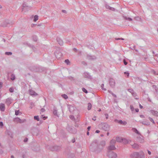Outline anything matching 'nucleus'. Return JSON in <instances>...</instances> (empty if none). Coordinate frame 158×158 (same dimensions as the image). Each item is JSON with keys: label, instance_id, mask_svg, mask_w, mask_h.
Returning a JSON list of instances; mask_svg holds the SVG:
<instances>
[{"label": "nucleus", "instance_id": "nucleus-1", "mask_svg": "<svg viewBox=\"0 0 158 158\" xmlns=\"http://www.w3.org/2000/svg\"><path fill=\"white\" fill-rule=\"evenodd\" d=\"M103 148V147H101V145L98 144L96 141H95L92 142L89 147L90 150L96 153L101 152Z\"/></svg>", "mask_w": 158, "mask_h": 158}, {"label": "nucleus", "instance_id": "nucleus-2", "mask_svg": "<svg viewBox=\"0 0 158 158\" xmlns=\"http://www.w3.org/2000/svg\"><path fill=\"white\" fill-rule=\"evenodd\" d=\"M100 127H101L103 130L105 131H108L109 130L110 126L106 123H102L99 124Z\"/></svg>", "mask_w": 158, "mask_h": 158}, {"label": "nucleus", "instance_id": "nucleus-3", "mask_svg": "<svg viewBox=\"0 0 158 158\" xmlns=\"http://www.w3.org/2000/svg\"><path fill=\"white\" fill-rule=\"evenodd\" d=\"M107 156L110 158H116L117 157V154L112 151H109L108 152Z\"/></svg>", "mask_w": 158, "mask_h": 158}, {"label": "nucleus", "instance_id": "nucleus-4", "mask_svg": "<svg viewBox=\"0 0 158 158\" xmlns=\"http://www.w3.org/2000/svg\"><path fill=\"white\" fill-rule=\"evenodd\" d=\"M26 121L25 119L22 120L19 118L17 117L14 119V121L15 122L19 123H22Z\"/></svg>", "mask_w": 158, "mask_h": 158}, {"label": "nucleus", "instance_id": "nucleus-5", "mask_svg": "<svg viewBox=\"0 0 158 158\" xmlns=\"http://www.w3.org/2000/svg\"><path fill=\"white\" fill-rule=\"evenodd\" d=\"M139 153L137 152H135L132 154L131 156V158H139Z\"/></svg>", "mask_w": 158, "mask_h": 158}, {"label": "nucleus", "instance_id": "nucleus-6", "mask_svg": "<svg viewBox=\"0 0 158 158\" xmlns=\"http://www.w3.org/2000/svg\"><path fill=\"white\" fill-rule=\"evenodd\" d=\"M114 122H117L118 123L120 124H123V125H126L127 123L126 121H123L122 120H118L116 119L114 120Z\"/></svg>", "mask_w": 158, "mask_h": 158}, {"label": "nucleus", "instance_id": "nucleus-7", "mask_svg": "<svg viewBox=\"0 0 158 158\" xmlns=\"http://www.w3.org/2000/svg\"><path fill=\"white\" fill-rule=\"evenodd\" d=\"M109 83L111 87H113L115 85V81L113 79L110 78V79Z\"/></svg>", "mask_w": 158, "mask_h": 158}, {"label": "nucleus", "instance_id": "nucleus-8", "mask_svg": "<svg viewBox=\"0 0 158 158\" xmlns=\"http://www.w3.org/2000/svg\"><path fill=\"white\" fill-rule=\"evenodd\" d=\"M61 149V147L57 146H54L53 147L52 150L54 151H58Z\"/></svg>", "mask_w": 158, "mask_h": 158}, {"label": "nucleus", "instance_id": "nucleus-9", "mask_svg": "<svg viewBox=\"0 0 158 158\" xmlns=\"http://www.w3.org/2000/svg\"><path fill=\"white\" fill-rule=\"evenodd\" d=\"M116 149V148L114 145L110 144L108 147V150L110 151L111 150H114Z\"/></svg>", "mask_w": 158, "mask_h": 158}, {"label": "nucleus", "instance_id": "nucleus-10", "mask_svg": "<svg viewBox=\"0 0 158 158\" xmlns=\"http://www.w3.org/2000/svg\"><path fill=\"white\" fill-rule=\"evenodd\" d=\"M29 92L31 95L36 96L37 95V94L32 89L29 90Z\"/></svg>", "mask_w": 158, "mask_h": 158}, {"label": "nucleus", "instance_id": "nucleus-11", "mask_svg": "<svg viewBox=\"0 0 158 158\" xmlns=\"http://www.w3.org/2000/svg\"><path fill=\"white\" fill-rule=\"evenodd\" d=\"M151 114L156 116H158V112L157 111L152 110L150 111Z\"/></svg>", "mask_w": 158, "mask_h": 158}, {"label": "nucleus", "instance_id": "nucleus-12", "mask_svg": "<svg viewBox=\"0 0 158 158\" xmlns=\"http://www.w3.org/2000/svg\"><path fill=\"white\" fill-rule=\"evenodd\" d=\"M55 55L56 58H59L61 55V53L59 51H56L55 52Z\"/></svg>", "mask_w": 158, "mask_h": 158}, {"label": "nucleus", "instance_id": "nucleus-13", "mask_svg": "<svg viewBox=\"0 0 158 158\" xmlns=\"http://www.w3.org/2000/svg\"><path fill=\"white\" fill-rule=\"evenodd\" d=\"M5 109L4 104L1 103L0 104V110L2 111H4Z\"/></svg>", "mask_w": 158, "mask_h": 158}, {"label": "nucleus", "instance_id": "nucleus-14", "mask_svg": "<svg viewBox=\"0 0 158 158\" xmlns=\"http://www.w3.org/2000/svg\"><path fill=\"white\" fill-rule=\"evenodd\" d=\"M12 99L10 98H8L6 99V103L7 105H9L11 103Z\"/></svg>", "mask_w": 158, "mask_h": 158}, {"label": "nucleus", "instance_id": "nucleus-15", "mask_svg": "<svg viewBox=\"0 0 158 158\" xmlns=\"http://www.w3.org/2000/svg\"><path fill=\"white\" fill-rule=\"evenodd\" d=\"M87 58L88 60H92L96 59V57L95 56H92L88 55L87 56Z\"/></svg>", "mask_w": 158, "mask_h": 158}, {"label": "nucleus", "instance_id": "nucleus-16", "mask_svg": "<svg viewBox=\"0 0 158 158\" xmlns=\"http://www.w3.org/2000/svg\"><path fill=\"white\" fill-rule=\"evenodd\" d=\"M56 40L60 45H62L63 44V42L62 40L60 38H57Z\"/></svg>", "mask_w": 158, "mask_h": 158}, {"label": "nucleus", "instance_id": "nucleus-17", "mask_svg": "<svg viewBox=\"0 0 158 158\" xmlns=\"http://www.w3.org/2000/svg\"><path fill=\"white\" fill-rule=\"evenodd\" d=\"M132 147L133 148L136 149H138L139 148V145L136 143H135L133 145H132Z\"/></svg>", "mask_w": 158, "mask_h": 158}, {"label": "nucleus", "instance_id": "nucleus-18", "mask_svg": "<svg viewBox=\"0 0 158 158\" xmlns=\"http://www.w3.org/2000/svg\"><path fill=\"white\" fill-rule=\"evenodd\" d=\"M99 144L101 145V146L103 147V148L106 145V142L104 140L102 141Z\"/></svg>", "mask_w": 158, "mask_h": 158}, {"label": "nucleus", "instance_id": "nucleus-19", "mask_svg": "<svg viewBox=\"0 0 158 158\" xmlns=\"http://www.w3.org/2000/svg\"><path fill=\"white\" fill-rule=\"evenodd\" d=\"M23 10L24 9H25L26 7H28V9H31V6H27L26 4L24 3L23 4Z\"/></svg>", "mask_w": 158, "mask_h": 158}, {"label": "nucleus", "instance_id": "nucleus-20", "mask_svg": "<svg viewBox=\"0 0 158 158\" xmlns=\"http://www.w3.org/2000/svg\"><path fill=\"white\" fill-rule=\"evenodd\" d=\"M53 113L54 115L56 116L57 117H58V114H57V110H56V108H54Z\"/></svg>", "mask_w": 158, "mask_h": 158}, {"label": "nucleus", "instance_id": "nucleus-21", "mask_svg": "<svg viewBox=\"0 0 158 158\" xmlns=\"http://www.w3.org/2000/svg\"><path fill=\"white\" fill-rule=\"evenodd\" d=\"M69 111L70 112H72L74 110V107L73 106H69L68 107Z\"/></svg>", "mask_w": 158, "mask_h": 158}, {"label": "nucleus", "instance_id": "nucleus-22", "mask_svg": "<svg viewBox=\"0 0 158 158\" xmlns=\"http://www.w3.org/2000/svg\"><path fill=\"white\" fill-rule=\"evenodd\" d=\"M139 153V158H144V154L143 152H140Z\"/></svg>", "mask_w": 158, "mask_h": 158}, {"label": "nucleus", "instance_id": "nucleus-23", "mask_svg": "<svg viewBox=\"0 0 158 158\" xmlns=\"http://www.w3.org/2000/svg\"><path fill=\"white\" fill-rule=\"evenodd\" d=\"M123 139V138L121 137H117L116 138V140L118 142H122Z\"/></svg>", "mask_w": 158, "mask_h": 158}, {"label": "nucleus", "instance_id": "nucleus-24", "mask_svg": "<svg viewBox=\"0 0 158 158\" xmlns=\"http://www.w3.org/2000/svg\"><path fill=\"white\" fill-rule=\"evenodd\" d=\"M134 79L135 82H136L137 81H142L141 79L139 77H134Z\"/></svg>", "mask_w": 158, "mask_h": 158}, {"label": "nucleus", "instance_id": "nucleus-25", "mask_svg": "<svg viewBox=\"0 0 158 158\" xmlns=\"http://www.w3.org/2000/svg\"><path fill=\"white\" fill-rule=\"evenodd\" d=\"M116 141L115 139H112L110 142V144L112 145H114Z\"/></svg>", "mask_w": 158, "mask_h": 158}, {"label": "nucleus", "instance_id": "nucleus-26", "mask_svg": "<svg viewBox=\"0 0 158 158\" xmlns=\"http://www.w3.org/2000/svg\"><path fill=\"white\" fill-rule=\"evenodd\" d=\"M125 19L128 20L129 21H132V19L130 18H128L126 16L124 17Z\"/></svg>", "mask_w": 158, "mask_h": 158}, {"label": "nucleus", "instance_id": "nucleus-27", "mask_svg": "<svg viewBox=\"0 0 158 158\" xmlns=\"http://www.w3.org/2000/svg\"><path fill=\"white\" fill-rule=\"evenodd\" d=\"M92 107V105L91 103H88V110H90L91 109Z\"/></svg>", "mask_w": 158, "mask_h": 158}, {"label": "nucleus", "instance_id": "nucleus-28", "mask_svg": "<svg viewBox=\"0 0 158 158\" xmlns=\"http://www.w3.org/2000/svg\"><path fill=\"white\" fill-rule=\"evenodd\" d=\"M132 130L135 133H137L138 134H139V132L135 128H133Z\"/></svg>", "mask_w": 158, "mask_h": 158}, {"label": "nucleus", "instance_id": "nucleus-29", "mask_svg": "<svg viewBox=\"0 0 158 158\" xmlns=\"http://www.w3.org/2000/svg\"><path fill=\"white\" fill-rule=\"evenodd\" d=\"M11 79L13 81L15 79V76L14 74H12L11 76Z\"/></svg>", "mask_w": 158, "mask_h": 158}, {"label": "nucleus", "instance_id": "nucleus-30", "mask_svg": "<svg viewBox=\"0 0 158 158\" xmlns=\"http://www.w3.org/2000/svg\"><path fill=\"white\" fill-rule=\"evenodd\" d=\"M38 16L37 15H35L34 17V21L36 22L38 19Z\"/></svg>", "mask_w": 158, "mask_h": 158}, {"label": "nucleus", "instance_id": "nucleus-31", "mask_svg": "<svg viewBox=\"0 0 158 158\" xmlns=\"http://www.w3.org/2000/svg\"><path fill=\"white\" fill-rule=\"evenodd\" d=\"M34 119L35 120H37V121H39L40 119L38 116H34Z\"/></svg>", "mask_w": 158, "mask_h": 158}, {"label": "nucleus", "instance_id": "nucleus-32", "mask_svg": "<svg viewBox=\"0 0 158 158\" xmlns=\"http://www.w3.org/2000/svg\"><path fill=\"white\" fill-rule=\"evenodd\" d=\"M62 97L65 99H66L68 98V96L65 94H62Z\"/></svg>", "mask_w": 158, "mask_h": 158}, {"label": "nucleus", "instance_id": "nucleus-33", "mask_svg": "<svg viewBox=\"0 0 158 158\" xmlns=\"http://www.w3.org/2000/svg\"><path fill=\"white\" fill-rule=\"evenodd\" d=\"M122 142H123L124 143H128V141L127 139H123V140H122Z\"/></svg>", "mask_w": 158, "mask_h": 158}, {"label": "nucleus", "instance_id": "nucleus-34", "mask_svg": "<svg viewBox=\"0 0 158 158\" xmlns=\"http://www.w3.org/2000/svg\"><path fill=\"white\" fill-rule=\"evenodd\" d=\"M148 118L150 121L152 122L153 124H155V123L153 119V118H151L150 117H149Z\"/></svg>", "mask_w": 158, "mask_h": 158}, {"label": "nucleus", "instance_id": "nucleus-35", "mask_svg": "<svg viewBox=\"0 0 158 158\" xmlns=\"http://www.w3.org/2000/svg\"><path fill=\"white\" fill-rule=\"evenodd\" d=\"M82 90L83 91V92H85V93H88L87 91L86 90V89L84 88H82Z\"/></svg>", "mask_w": 158, "mask_h": 158}, {"label": "nucleus", "instance_id": "nucleus-36", "mask_svg": "<svg viewBox=\"0 0 158 158\" xmlns=\"http://www.w3.org/2000/svg\"><path fill=\"white\" fill-rule=\"evenodd\" d=\"M5 54L7 55H10L12 54V53L11 52H6L5 53Z\"/></svg>", "mask_w": 158, "mask_h": 158}, {"label": "nucleus", "instance_id": "nucleus-37", "mask_svg": "<svg viewBox=\"0 0 158 158\" xmlns=\"http://www.w3.org/2000/svg\"><path fill=\"white\" fill-rule=\"evenodd\" d=\"M9 91L11 93H12L14 92V89L13 87H10L9 89Z\"/></svg>", "mask_w": 158, "mask_h": 158}, {"label": "nucleus", "instance_id": "nucleus-38", "mask_svg": "<svg viewBox=\"0 0 158 158\" xmlns=\"http://www.w3.org/2000/svg\"><path fill=\"white\" fill-rule=\"evenodd\" d=\"M108 7V9L110 10H111L112 11H114L115 10V9L113 7H112L109 6H107Z\"/></svg>", "mask_w": 158, "mask_h": 158}, {"label": "nucleus", "instance_id": "nucleus-39", "mask_svg": "<svg viewBox=\"0 0 158 158\" xmlns=\"http://www.w3.org/2000/svg\"><path fill=\"white\" fill-rule=\"evenodd\" d=\"M65 63H66L68 65L69 64V63H70V62H69V60L68 59H66V60H65Z\"/></svg>", "mask_w": 158, "mask_h": 158}, {"label": "nucleus", "instance_id": "nucleus-40", "mask_svg": "<svg viewBox=\"0 0 158 158\" xmlns=\"http://www.w3.org/2000/svg\"><path fill=\"white\" fill-rule=\"evenodd\" d=\"M128 91L131 93V94L134 92V91L132 89H128Z\"/></svg>", "mask_w": 158, "mask_h": 158}, {"label": "nucleus", "instance_id": "nucleus-41", "mask_svg": "<svg viewBox=\"0 0 158 158\" xmlns=\"http://www.w3.org/2000/svg\"><path fill=\"white\" fill-rule=\"evenodd\" d=\"M141 123L143 124H144V125H149L150 124V123L149 122H147V123H143V122H141Z\"/></svg>", "mask_w": 158, "mask_h": 158}, {"label": "nucleus", "instance_id": "nucleus-42", "mask_svg": "<svg viewBox=\"0 0 158 158\" xmlns=\"http://www.w3.org/2000/svg\"><path fill=\"white\" fill-rule=\"evenodd\" d=\"M8 23H4L3 24H2V26L3 27H6L7 26Z\"/></svg>", "mask_w": 158, "mask_h": 158}, {"label": "nucleus", "instance_id": "nucleus-43", "mask_svg": "<svg viewBox=\"0 0 158 158\" xmlns=\"http://www.w3.org/2000/svg\"><path fill=\"white\" fill-rule=\"evenodd\" d=\"M103 86H104V84H102L101 85V87L102 88V89L105 91L106 90V89L105 88H103Z\"/></svg>", "mask_w": 158, "mask_h": 158}, {"label": "nucleus", "instance_id": "nucleus-44", "mask_svg": "<svg viewBox=\"0 0 158 158\" xmlns=\"http://www.w3.org/2000/svg\"><path fill=\"white\" fill-rule=\"evenodd\" d=\"M33 39L35 41H36L37 40V39L36 36H33Z\"/></svg>", "mask_w": 158, "mask_h": 158}, {"label": "nucleus", "instance_id": "nucleus-45", "mask_svg": "<svg viewBox=\"0 0 158 158\" xmlns=\"http://www.w3.org/2000/svg\"><path fill=\"white\" fill-rule=\"evenodd\" d=\"M19 110H15V114L16 115H19Z\"/></svg>", "mask_w": 158, "mask_h": 158}, {"label": "nucleus", "instance_id": "nucleus-46", "mask_svg": "<svg viewBox=\"0 0 158 158\" xmlns=\"http://www.w3.org/2000/svg\"><path fill=\"white\" fill-rule=\"evenodd\" d=\"M41 118H42L44 120L46 119L47 118V117L44 116L43 115H41Z\"/></svg>", "mask_w": 158, "mask_h": 158}, {"label": "nucleus", "instance_id": "nucleus-47", "mask_svg": "<svg viewBox=\"0 0 158 158\" xmlns=\"http://www.w3.org/2000/svg\"><path fill=\"white\" fill-rule=\"evenodd\" d=\"M132 94L134 97L136 96V94L134 91Z\"/></svg>", "mask_w": 158, "mask_h": 158}, {"label": "nucleus", "instance_id": "nucleus-48", "mask_svg": "<svg viewBox=\"0 0 158 158\" xmlns=\"http://www.w3.org/2000/svg\"><path fill=\"white\" fill-rule=\"evenodd\" d=\"M130 109L132 111H133L134 109L133 106L132 105H131L130 106Z\"/></svg>", "mask_w": 158, "mask_h": 158}, {"label": "nucleus", "instance_id": "nucleus-49", "mask_svg": "<svg viewBox=\"0 0 158 158\" xmlns=\"http://www.w3.org/2000/svg\"><path fill=\"white\" fill-rule=\"evenodd\" d=\"M124 73L125 74L127 75V76L128 77H129V73L128 72H126Z\"/></svg>", "mask_w": 158, "mask_h": 158}, {"label": "nucleus", "instance_id": "nucleus-50", "mask_svg": "<svg viewBox=\"0 0 158 158\" xmlns=\"http://www.w3.org/2000/svg\"><path fill=\"white\" fill-rule=\"evenodd\" d=\"M105 115L106 119H108L109 117L108 114H105Z\"/></svg>", "mask_w": 158, "mask_h": 158}, {"label": "nucleus", "instance_id": "nucleus-51", "mask_svg": "<svg viewBox=\"0 0 158 158\" xmlns=\"http://www.w3.org/2000/svg\"><path fill=\"white\" fill-rule=\"evenodd\" d=\"M40 111L42 112H44L45 111V110L44 108H42L41 109Z\"/></svg>", "mask_w": 158, "mask_h": 158}, {"label": "nucleus", "instance_id": "nucleus-52", "mask_svg": "<svg viewBox=\"0 0 158 158\" xmlns=\"http://www.w3.org/2000/svg\"><path fill=\"white\" fill-rule=\"evenodd\" d=\"M69 117L72 119H73L74 118V116L72 115H70Z\"/></svg>", "mask_w": 158, "mask_h": 158}, {"label": "nucleus", "instance_id": "nucleus-53", "mask_svg": "<svg viewBox=\"0 0 158 158\" xmlns=\"http://www.w3.org/2000/svg\"><path fill=\"white\" fill-rule=\"evenodd\" d=\"M123 62H124V63L125 65H126L127 64V63L126 61L124 59L123 60Z\"/></svg>", "mask_w": 158, "mask_h": 158}, {"label": "nucleus", "instance_id": "nucleus-54", "mask_svg": "<svg viewBox=\"0 0 158 158\" xmlns=\"http://www.w3.org/2000/svg\"><path fill=\"white\" fill-rule=\"evenodd\" d=\"M115 40H124V39H123V38H115Z\"/></svg>", "mask_w": 158, "mask_h": 158}, {"label": "nucleus", "instance_id": "nucleus-55", "mask_svg": "<svg viewBox=\"0 0 158 158\" xmlns=\"http://www.w3.org/2000/svg\"><path fill=\"white\" fill-rule=\"evenodd\" d=\"M111 94L113 95V96L115 98L117 97V96L116 95L113 94L112 92H111Z\"/></svg>", "mask_w": 158, "mask_h": 158}, {"label": "nucleus", "instance_id": "nucleus-56", "mask_svg": "<svg viewBox=\"0 0 158 158\" xmlns=\"http://www.w3.org/2000/svg\"><path fill=\"white\" fill-rule=\"evenodd\" d=\"M73 51L75 52H77V50L76 48H73Z\"/></svg>", "mask_w": 158, "mask_h": 158}, {"label": "nucleus", "instance_id": "nucleus-57", "mask_svg": "<svg viewBox=\"0 0 158 158\" xmlns=\"http://www.w3.org/2000/svg\"><path fill=\"white\" fill-rule=\"evenodd\" d=\"M28 140V139L27 138H25V139L24 140V142H27Z\"/></svg>", "mask_w": 158, "mask_h": 158}, {"label": "nucleus", "instance_id": "nucleus-58", "mask_svg": "<svg viewBox=\"0 0 158 158\" xmlns=\"http://www.w3.org/2000/svg\"><path fill=\"white\" fill-rule=\"evenodd\" d=\"M148 153L150 155L151 154V152L150 151H149L148 150Z\"/></svg>", "mask_w": 158, "mask_h": 158}, {"label": "nucleus", "instance_id": "nucleus-59", "mask_svg": "<svg viewBox=\"0 0 158 158\" xmlns=\"http://www.w3.org/2000/svg\"><path fill=\"white\" fill-rule=\"evenodd\" d=\"M140 116L141 118H144V116L143 115H140Z\"/></svg>", "mask_w": 158, "mask_h": 158}, {"label": "nucleus", "instance_id": "nucleus-60", "mask_svg": "<svg viewBox=\"0 0 158 158\" xmlns=\"http://www.w3.org/2000/svg\"><path fill=\"white\" fill-rule=\"evenodd\" d=\"M91 127L89 126L88 127L87 129L88 131H89Z\"/></svg>", "mask_w": 158, "mask_h": 158}, {"label": "nucleus", "instance_id": "nucleus-61", "mask_svg": "<svg viewBox=\"0 0 158 158\" xmlns=\"http://www.w3.org/2000/svg\"><path fill=\"white\" fill-rule=\"evenodd\" d=\"M100 132V131H99V130H96V131H95V132L96 133H99V132Z\"/></svg>", "mask_w": 158, "mask_h": 158}, {"label": "nucleus", "instance_id": "nucleus-62", "mask_svg": "<svg viewBox=\"0 0 158 158\" xmlns=\"http://www.w3.org/2000/svg\"><path fill=\"white\" fill-rule=\"evenodd\" d=\"M62 12L66 13V11L65 10H62Z\"/></svg>", "mask_w": 158, "mask_h": 158}, {"label": "nucleus", "instance_id": "nucleus-63", "mask_svg": "<svg viewBox=\"0 0 158 158\" xmlns=\"http://www.w3.org/2000/svg\"><path fill=\"white\" fill-rule=\"evenodd\" d=\"M0 125L1 126H2L3 125V123L2 122H0Z\"/></svg>", "mask_w": 158, "mask_h": 158}, {"label": "nucleus", "instance_id": "nucleus-64", "mask_svg": "<svg viewBox=\"0 0 158 158\" xmlns=\"http://www.w3.org/2000/svg\"><path fill=\"white\" fill-rule=\"evenodd\" d=\"M135 111H136V112H139V109H138V108L135 109Z\"/></svg>", "mask_w": 158, "mask_h": 158}]
</instances>
